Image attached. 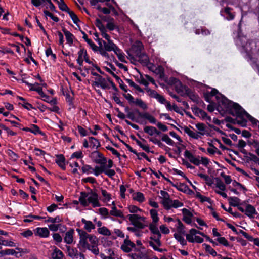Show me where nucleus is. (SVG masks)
Instances as JSON below:
<instances>
[{"label": "nucleus", "mask_w": 259, "mask_h": 259, "mask_svg": "<svg viewBox=\"0 0 259 259\" xmlns=\"http://www.w3.org/2000/svg\"><path fill=\"white\" fill-rule=\"evenodd\" d=\"M91 157L96 163L103 164L104 163H107V158L99 151L96 150L92 152Z\"/></svg>", "instance_id": "6e6552de"}, {"label": "nucleus", "mask_w": 259, "mask_h": 259, "mask_svg": "<svg viewBox=\"0 0 259 259\" xmlns=\"http://www.w3.org/2000/svg\"><path fill=\"white\" fill-rule=\"evenodd\" d=\"M130 138L136 142V144L145 151H149V147L147 145H144L141 141L138 140L134 135H131Z\"/></svg>", "instance_id": "473e14b6"}, {"label": "nucleus", "mask_w": 259, "mask_h": 259, "mask_svg": "<svg viewBox=\"0 0 259 259\" xmlns=\"http://www.w3.org/2000/svg\"><path fill=\"white\" fill-rule=\"evenodd\" d=\"M4 255H14L16 257L18 258L20 257L21 255H18V252H16L14 249H6L5 250H4Z\"/></svg>", "instance_id": "e2e57ef3"}, {"label": "nucleus", "mask_w": 259, "mask_h": 259, "mask_svg": "<svg viewBox=\"0 0 259 259\" xmlns=\"http://www.w3.org/2000/svg\"><path fill=\"white\" fill-rule=\"evenodd\" d=\"M84 48L80 47V50L78 52V58L76 61L77 63L80 66L83 65V59L82 57H83L84 55Z\"/></svg>", "instance_id": "e433bc0d"}, {"label": "nucleus", "mask_w": 259, "mask_h": 259, "mask_svg": "<svg viewBox=\"0 0 259 259\" xmlns=\"http://www.w3.org/2000/svg\"><path fill=\"white\" fill-rule=\"evenodd\" d=\"M97 231L99 234L104 236H109L111 235L110 230L105 226L99 228Z\"/></svg>", "instance_id": "37998d69"}, {"label": "nucleus", "mask_w": 259, "mask_h": 259, "mask_svg": "<svg viewBox=\"0 0 259 259\" xmlns=\"http://www.w3.org/2000/svg\"><path fill=\"white\" fill-rule=\"evenodd\" d=\"M59 8L62 11L68 13L70 10L65 3L64 0H60V3L58 4Z\"/></svg>", "instance_id": "4d7b16f0"}, {"label": "nucleus", "mask_w": 259, "mask_h": 259, "mask_svg": "<svg viewBox=\"0 0 259 259\" xmlns=\"http://www.w3.org/2000/svg\"><path fill=\"white\" fill-rule=\"evenodd\" d=\"M214 180L216 182V187L221 191H225L226 190V186L221 179L218 177H215L214 178Z\"/></svg>", "instance_id": "3c124183"}, {"label": "nucleus", "mask_w": 259, "mask_h": 259, "mask_svg": "<svg viewBox=\"0 0 259 259\" xmlns=\"http://www.w3.org/2000/svg\"><path fill=\"white\" fill-rule=\"evenodd\" d=\"M202 246H205V251L210 253L212 256H218L219 254H217V252L209 245L204 243Z\"/></svg>", "instance_id": "de8ad7c7"}, {"label": "nucleus", "mask_w": 259, "mask_h": 259, "mask_svg": "<svg viewBox=\"0 0 259 259\" xmlns=\"http://www.w3.org/2000/svg\"><path fill=\"white\" fill-rule=\"evenodd\" d=\"M22 130L25 132H31L35 135L37 134H40L42 136L45 135V133L40 130V128L37 125L33 124H31V128L24 127L22 128Z\"/></svg>", "instance_id": "4468645a"}, {"label": "nucleus", "mask_w": 259, "mask_h": 259, "mask_svg": "<svg viewBox=\"0 0 259 259\" xmlns=\"http://www.w3.org/2000/svg\"><path fill=\"white\" fill-rule=\"evenodd\" d=\"M196 197L200 199V201L201 203H203L204 202H207L210 204H212L213 201L209 197H207L201 194V193L199 192H196Z\"/></svg>", "instance_id": "c9c22d12"}, {"label": "nucleus", "mask_w": 259, "mask_h": 259, "mask_svg": "<svg viewBox=\"0 0 259 259\" xmlns=\"http://www.w3.org/2000/svg\"><path fill=\"white\" fill-rule=\"evenodd\" d=\"M89 139L91 143V146L92 148L96 146V148H98L101 146V144L99 140L95 137H89Z\"/></svg>", "instance_id": "864d4df0"}, {"label": "nucleus", "mask_w": 259, "mask_h": 259, "mask_svg": "<svg viewBox=\"0 0 259 259\" xmlns=\"http://www.w3.org/2000/svg\"><path fill=\"white\" fill-rule=\"evenodd\" d=\"M191 110L195 115L198 117L201 116L203 119H205V117L207 116V113L205 111L195 105L192 106Z\"/></svg>", "instance_id": "412c9836"}, {"label": "nucleus", "mask_w": 259, "mask_h": 259, "mask_svg": "<svg viewBox=\"0 0 259 259\" xmlns=\"http://www.w3.org/2000/svg\"><path fill=\"white\" fill-rule=\"evenodd\" d=\"M35 230V235H38L41 238H47L49 236L50 231L46 227H37Z\"/></svg>", "instance_id": "a211bd4d"}, {"label": "nucleus", "mask_w": 259, "mask_h": 259, "mask_svg": "<svg viewBox=\"0 0 259 259\" xmlns=\"http://www.w3.org/2000/svg\"><path fill=\"white\" fill-rule=\"evenodd\" d=\"M68 252V255L73 259L77 258L78 257V250L76 248H71L69 246H66Z\"/></svg>", "instance_id": "7c9ffc66"}, {"label": "nucleus", "mask_w": 259, "mask_h": 259, "mask_svg": "<svg viewBox=\"0 0 259 259\" xmlns=\"http://www.w3.org/2000/svg\"><path fill=\"white\" fill-rule=\"evenodd\" d=\"M243 16L238 25V34L237 39V44L242 47L241 52L244 53L245 58L248 61L253 60V54L254 50L257 47V44L254 41L247 40L246 37H241L239 35V31H241V22Z\"/></svg>", "instance_id": "f257e3e1"}, {"label": "nucleus", "mask_w": 259, "mask_h": 259, "mask_svg": "<svg viewBox=\"0 0 259 259\" xmlns=\"http://www.w3.org/2000/svg\"><path fill=\"white\" fill-rule=\"evenodd\" d=\"M172 200L169 198H165L162 201V204L166 210H169L172 206Z\"/></svg>", "instance_id": "4c0bfd02"}, {"label": "nucleus", "mask_w": 259, "mask_h": 259, "mask_svg": "<svg viewBox=\"0 0 259 259\" xmlns=\"http://www.w3.org/2000/svg\"><path fill=\"white\" fill-rule=\"evenodd\" d=\"M62 222V219L59 215H57L55 218L48 217V219L45 221V222H50L53 224H55L56 223H61Z\"/></svg>", "instance_id": "5fc2aeb1"}, {"label": "nucleus", "mask_w": 259, "mask_h": 259, "mask_svg": "<svg viewBox=\"0 0 259 259\" xmlns=\"http://www.w3.org/2000/svg\"><path fill=\"white\" fill-rule=\"evenodd\" d=\"M62 31H63L65 36L67 43L70 46H71L73 43V39L75 38V36L72 33L67 30L64 26H62Z\"/></svg>", "instance_id": "f3484780"}, {"label": "nucleus", "mask_w": 259, "mask_h": 259, "mask_svg": "<svg viewBox=\"0 0 259 259\" xmlns=\"http://www.w3.org/2000/svg\"><path fill=\"white\" fill-rule=\"evenodd\" d=\"M114 22V21L108 22L106 25V29H108L110 31H113L116 29H118V26L116 25Z\"/></svg>", "instance_id": "774afa93"}, {"label": "nucleus", "mask_w": 259, "mask_h": 259, "mask_svg": "<svg viewBox=\"0 0 259 259\" xmlns=\"http://www.w3.org/2000/svg\"><path fill=\"white\" fill-rule=\"evenodd\" d=\"M110 214L114 217H119L123 220L125 219V217L124 215L122 212L118 210L115 206L112 207V209L110 211Z\"/></svg>", "instance_id": "bb28decb"}, {"label": "nucleus", "mask_w": 259, "mask_h": 259, "mask_svg": "<svg viewBox=\"0 0 259 259\" xmlns=\"http://www.w3.org/2000/svg\"><path fill=\"white\" fill-rule=\"evenodd\" d=\"M56 163L63 170L66 169V164L68 162H66L65 158L64 155L62 154L56 155Z\"/></svg>", "instance_id": "ddd939ff"}, {"label": "nucleus", "mask_w": 259, "mask_h": 259, "mask_svg": "<svg viewBox=\"0 0 259 259\" xmlns=\"http://www.w3.org/2000/svg\"><path fill=\"white\" fill-rule=\"evenodd\" d=\"M233 9L232 8L226 7L224 9L220 11V14L224 17L225 19L231 21L233 20L235 18V14L231 12Z\"/></svg>", "instance_id": "9d476101"}, {"label": "nucleus", "mask_w": 259, "mask_h": 259, "mask_svg": "<svg viewBox=\"0 0 259 259\" xmlns=\"http://www.w3.org/2000/svg\"><path fill=\"white\" fill-rule=\"evenodd\" d=\"M149 229L150 230V231H151V232L155 235L156 233H157L158 232V231H159L156 224H154V223H150L149 225Z\"/></svg>", "instance_id": "69168bd1"}, {"label": "nucleus", "mask_w": 259, "mask_h": 259, "mask_svg": "<svg viewBox=\"0 0 259 259\" xmlns=\"http://www.w3.org/2000/svg\"><path fill=\"white\" fill-rule=\"evenodd\" d=\"M176 221L178 223L177 231L178 233L180 234L185 235V231L184 230V225L179 218H177Z\"/></svg>", "instance_id": "8fccbe9b"}, {"label": "nucleus", "mask_w": 259, "mask_h": 259, "mask_svg": "<svg viewBox=\"0 0 259 259\" xmlns=\"http://www.w3.org/2000/svg\"><path fill=\"white\" fill-rule=\"evenodd\" d=\"M185 88L186 89L185 96L188 97L192 101L196 104L202 103L203 105H205L203 101L200 99L198 95L196 94L194 91L189 87Z\"/></svg>", "instance_id": "0eeeda50"}, {"label": "nucleus", "mask_w": 259, "mask_h": 259, "mask_svg": "<svg viewBox=\"0 0 259 259\" xmlns=\"http://www.w3.org/2000/svg\"><path fill=\"white\" fill-rule=\"evenodd\" d=\"M182 129L184 130V132L186 133L189 137L194 139H198L200 138V136L198 134H196L192 131H191L188 127L186 126H180Z\"/></svg>", "instance_id": "cd10ccee"}, {"label": "nucleus", "mask_w": 259, "mask_h": 259, "mask_svg": "<svg viewBox=\"0 0 259 259\" xmlns=\"http://www.w3.org/2000/svg\"><path fill=\"white\" fill-rule=\"evenodd\" d=\"M103 44L104 45V49H105V51L108 52H110L112 51V50H114V48L116 45L112 40H108L107 42L105 40H103Z\"/></svg>", "instance_id": "2f4dec72"}, {"label": "nucleus", "mask_w": 259, "mask_h": 259, "mask_svg": "<svg viewBox=\"0 0 259 259\" xmlns=\"http://www.w3.org/2000/svg\"><path fill=\"white\" fill-rule=\"evenodd\" d=\"M258 213L256 211L255 208L251 204H247L246 206L245 214L250 218H253V215L257 214Z\"/></svg>", "instance_id": "5701e85b"}, {"label": "nucleus", "mask_w": 259, "mask_h": 259, "mask_svg": "<svg viewBox=\"0 0 259 259\" xmlns=\"http://www.w3.org/2000/svg\"><path fill=\"white\" fill-rule=\"evenodd\" d=\"M97 81H93L92 86H96L101 87L103 90L110 89V87L107 83L106 80L101 75L99 76L98 78L95 79Z\"/></svg>", "instance_id": "9b49d317"}, {"label": "nucleus", "mask_w": 259, "mask_h": 259, "mask_svg": "<svg viewBox=\"0 0 259 259\" xmlns=\"http://www.w3.org/2000/svg\"><path fill=\"white\" fill-rule=\"evenodd\" d=\"M228 200L230 206L236 207L240 205L239 202L240 201V199L238 197H229V198H228Z\"/></svg>", "instance_id": "f704fd0d"}, {"label": "nucleus", "mask_w": 259, "mask_h": 259, "mask_svg": "<svg viewBox=\"0 0 259 259\" xmlns=\"http://www.w3.org/2000/svg\"><path fill=\"white\" fill-rule=\"evenodd\" d=\"M115 79L119 84L120 88L124 92L126 93L128 91L127 85L124 84L122 80L117 75L114 76Z\"/></svg>", "instance_id": "a18cd8bd"}, {"label": "nucleus", "mask_w": 259, "mask_h": 259, "mask_svg": "<svg viewBox=\"0 0 259 259\" xmlns=\"http://www.w3.org/2000/svg\"><path fill=\"white\" fill-rule=\"evenodd\" d=\"M65 96L66 102L68 103V105L69 106L68 110H71V108H75V106L73 103L74 98L71 97L68 93H66Z\"/></svg>", "instance_id": "ea45409f"}, {"label": "nucleus", "mask_w": 259, "mask_h": 259, "mask_svg": "<svg viewBox=\"0 0 259 259\" xmlns=\"http://www.w3.org/2000/svg\"><path fill=\"white\" fill-rule=\"evenodd\" d=\"M138 58V61L142 64L143 66H147L149 64H151L153 66V64L150 63L149 62V59L148 55L145 53H141L138 55H136Z\"/></svg>", "instance_id": "2eb2a0df"}, {"label": "nucleus", "mask_w": 259, "mask_h": 259, "mask_svg": "<svg viewBox=\"0 0 259 259\" xmlns=\"http://www.w3.org/2000/svg\"><path fill=\"white\" fill-rule=\"evenodd\" d=\"M134 194L135 195V196L133 197L134 200H136L140 203H142L145 200L144 195L142 193L138 192L134 193Z\"/></svg>", "instance_id": "49530a36"}, {"label": "nucleus", "mask_w": 259, "mask_h": 259, "mask_svg": "<svg viewBox=\"0 0 259 259\" xmlns=\"http://www.w3.org/2000/svg\"><path fill=\"white\" fill-rule=\"evenodd\" d=\"M99 214L103 217L104 219H106L108 217L109 211L108 209L105 207H101L99 209Z\"/></svg>", "instance_id": "338daca9"}, {"label": "nucleus", "mask_w": 259, "mask_h": 259, "mask_svg": "<svg viewBox=\"0 0 259 259\" xmlns=\"http://www.w3.org/2000/svg\"><path fill=\"white\" fill-rule=\"evenodd\" d=\"M209 94L212 97L215 96V98L218 101V103H221L220 100L222 98V94L220 93L218 90L215 88H212L211 92H209Z\"/></svg>", "instance_id": "79ce46f5"}, {"label": "nucleus", "mask_w": 259, "mask_h": 259, "mask_svg": "<svg viewBox=\"0 0 259 259\" xmlns=\"http://www.w3.org/2000/svg\"><path fill=\"white\" fill-rule=\"evenodd\" d=\"M17 98L18 99L22 101L23 102V103L22 104V106L25 109H26L28 110H30L31 109H36V108L35 107H33L32 104L27 102L26 101V99H25L24 98L19 96H17Z\"/></svg>", "instance_id": "c85d7f7f"}, {"label": "nucleus", "mask_w": 259, "mask_h": 259, "mask_svg": "<svg viewBox=\"0 0 259 259\" xmlns=\"http://www.w3.org/2000/svg\"><path fill=\"white\" fill-rule=\"evenodd\" d=\"M196 127L199 131L198 133L201 135H206L207 136H210L209 133L207 132L206 130V125L203 123L199 122L196 124Z\"/></svg>", "instance_id": "a878e982"}, {"label": "nucleus", "mask_w": 259, "mask_h": 259, "mask_svg": "<svg viewBox=\"0 0 259 259\" xmlns=\"http://www.w3.org/2000/svg\"><path fill=\"white\" fill-rule=\"evenodd\" d=\"M124 111L127 113V118L139 124H142V123L139 120V118L147 119L152 124L156 123V118L148 112H141L137 108L134 109V112H131L128 106L125 107Z\"/></svg>", "instance_id": "7ed1b4c3"}, {"label": "nucleus", "mask_w": 259, "mask_h": 259, "mask_svg": "<svg viewBox=\"0 0 259 259\" xmlns=\"http://www.w3.org/2000/svg\"><path fill=\"white\" fill-rule=\"evenodd\" d=\"M0 241L3 245L10 247H15L16 243L11 241L3 239L2 237L0 236Z\"/></svg>", "instance_id": "bf43d9fd"}, {"label": "nucleus", "mask_w": 259, "mask_h": 259, "mask_svg": "<svg viewBox=\"0 0 259 259\" xmlns=\"http://www.w3.org/2000/svg\"><path fill=\"white\" fill-rule=\"evenodd\" d=\"M144 49V46L141 41H136L135 44L132 45L131 47L132 51L136 55L142 53Z\"/></svg>", "instance_id": "6ab92c4d"}, {"label": "nucleus", "mask_w": 259, "mask_h": 259, "mask_svg": "<svg viewBox=\"0 0 259 259\" xmlns=\"http://www.w3.org/2000/svg\"><path fill=\"white\" fill-rule=\"evenodd\" d=\"M221 96L222 98L220 100L221 105L229 114L236 117L245 116L247 112L238 103L229 100L223 95Z\"/></svg>", "instance_id": "f03ea898"}, {"label": "nucleus", "mask_w": 259, "mask_h": 259, "mask_svg": "<svg viewBox=\"0 0 259 259\" xmlns=\"http://www.w3.org/2000/svg\"><path fill=\"white\" fill-rule=\"evenodd\" d=\"M74 233V230L73 229L70 228L69 231H68L65 233V236L64 238V241L67 244H71L73 240V234Z\"/></svg>", "instance_id": "4be33fe9"}, {"label": "nucleus", "mask_w": 259, "mask_h": 259, "mask_svg": "<svg viewBox=\"0 0 259 259\" xmlns=\"http://www.w3.org/2000/svg\"><path fill=\"white\" fill-rule=\"evenodd\" d=\"M0 128L4 130L8 134V135L10 136H15L17 135V133L15 132H13L11 130H10L8 127L6 126L4 124L2 123H0Z\"/></svg>", "instance_id": "0e129e2a"}, {"label": "nucleus", "mask_w": 259, "mask_h": 259, "mask_svg": "<svg viewBox=\"0 0 259 259\" xmlns=\"http://www.w3.org/2000/svg\"><path fill=\"white\" fill-rule=\"evenodd\" d=\"M43 12L44 13V15L46 17H49L51 18V19H52L55 22H58L59 21V19L58 17L54 16L53 14H52L51 12H50L49 11L47 10H44L43 11Z\"/></svg>", "instance_id": "680f3d73"}, {"label": "nucleus", "mask_w": 259, "mask_h": 259, "mask_svg": "<svg viewBox=\"0 0 259 259\" xmlns=\"http://www.w3.org/2000/svg\"><path fill=\"white\" fill-rule=\"evenodd\" d=\"M90 195V192H86L82 191L80 192V196L79 197V201L80 204L84 207L88 206V203L87 202V197Z\"/></svg>", "instance_id": "393cba45"}, {"label": "nucleus", "mask_w": 259, "mask_h": 259, "mask_svg": "<svg viewBox=\"0 0 259 259\" xmlns=\"http://www.w3.org/2000/svg\"><path fill=\"white\" fill-rule=\"evenodd\" d=\"M198 176L200 178L203 179L206 181V184L208 186H211L213 183V180L207 175L202 173H198Z\"/></svg>", "instance_id": "c03bdc74"}, {"label": "nucleus", "mask_w": 259, "mask_h": 259, "mask_svg": "<svg viewBox=\"0 0 259 259\" xmlns=\"http://www.w3.org/2000/svg\"><path fill=\"white\" fill-rule=\"evenodd\" d=\"M174 236L175 238L178 242H179L182 245L184 246V245H187L186 241L185 240L184 238L180 235V234H179L176 233L174 234Z\"/></svg>", "instance_id": "6e6d98bb"}, {"label": "nucleus", "mask_w": 259, "mask_h": 259, "mask_svg": "<svg viewBox=\"0 0 259 259\" xmlns=\"http://www.w3.org/2000/svg\"><path fill=\"white\" fill-rule=\"evenodd\" d=\"M173 79L176 81L175 82H178V84L176 86V91L182 97H185L186 95V88L188 87L187 85L183 84L182 82L176 78H173Z\"/></svg>", "instance_id": "f8f14e48"}, {"label": "nucleus", "mask_w": 259, "mask_h": 259, "mask_svg": "<svg viewBox=\"0 0 259 259\" xmlns=\"http://www.w3.org/2000/svg\"><path fill=\"white\" fill-rule=\"evenodd\" d=\"M123 96L128 101L130 104H134L144 110H146L148 109V106L147 104L144 102L141 99L137 98L135 100L134 98L129 93L126 94H123Z\"/></svg>", "instance_id": "39448f33"}, {"label": "nucleus", "mask_w": 259, "mask_h": 259, "mask_svg": "<svg viewBox=\"0 0 259 259\" xmlns=\"http://www.w3.org/2000/svg\"><path fill=\"white\" fill-rule=\"evenodd\" d=\"M76 231L79 236V241L77 245V248L82 252H85L86 249H90V244L88 242L90 234L85 231L77 228Z\"/></svg>", "instance_id": "20e7f679"}, {"label": "nucleus", "mask_w": 259, "mask_h": 259, "mask_svg": "<svg viewBox=\"0 0 259 259\" xmlns=\"http://www.w3.org/2000/svg\"><path fill=\"white\" fill-rule=\"evenodd\" d=\"M67 13L69 14V16L72 20L73 23L77 26V23L80 21L77 16L74 13V12L71 10H70Z\"/></svg>", "instance_id": "13d9d810"}, {"label": "nucleus", "mask_w": 259, "mask_h": 259, "mask_svg": "<svg viewBox=\"0 0 259 259\" xmlns=\"http://www.w3.org/2000/svg\"><path fill=\"white\" fill-rule=\"evenodd\" d=\"M81 222L84 224V229L87 232H91L92 230L95 229V225L91 221H87L85 219H81Z\"/></svg>", "instance_id": "b1692460"}, {"label": "nucleus", "mask_w": 259, "mask_h": 259, "mask_svg": "<svg viewBox=\"0 0 259 259\" xmlns=\"http://www.w3.org/2000/svg\"><path fill=\"white\" fill-rule=\"evenodd\" d=\"M89 240L91 244H90V249L88 250L95 255H98L99 254V249L98 247L99 243V238L95 235L90 234Z\"/></svg>", "instance_id": "423d86ee"}, {"label": "nucleus", "mask_w": 259, "mask_h": 259, "mask_svg": "<svg viewBox=\"0 0 259 259\" xmlns=\"http://www.w3.org/2000/svg\"><path fill=\"white\" fill-rule=\"evenodd\" d=\"M53 252L51 254V257L52 259H62L64 254L63 253L58 249L56 247H54Z\"/></svg>", "instance_id": "c756f323"}, {"label": "nucleus", "mask_w": 259, "mask_h": 259, "mask_svg": "<svg viewBox=\"0 0 259 259\" xmlns=\"http://www.w3.org/2000/svg\"><path fill=\"white\" fill-rule=\"evenodd\" d=\"M246 159V162L249 163L250 161H253L255 163H259V158L253 153H250L249 156H244Z\"/></svg>", "instance_id": "a19ab883"}, {"label": "nucleus", "mask_w": 259, "mask_h": 259, "mask_svg": "<svg viewBox=\"0 0 259 259\" xmlns=\"http://www.w3.org/2000/svg\"><path fill=\"white\" fill-rule=\"evenodd\" d=\"M90 196L88 197L87 202L89 203L92 204L94 201L98 199V195L96 192V190H91L90 192Z\"/></svg>", "instance_id": "72a5a7b5"}, {"label": "nucleus", "mask_w": 259, "mask_h": 259, "mask_svg": "<svg viewBox=\"0 0 259 259\" xmlns=\"http://www.w3.org/2000/svg\"><path fill=\"white\" fill-rule=\"evenodd\" d=\"M125 80L129 84V85L133 87L140 93H143V90L138 85L136 84L132 79L125 78Z\"/></svg>", "instance_id": "58836bf2"}, {"label": "nucleus", "mask_w": 259, "mask_h": 259, "mask_svg": "<svg viewBox=\"0 0 259 259\" xmlns=\"http://www.w3.org/2000/svg\"><path fill=\"white\" fill-rule=\"evenodd\" d=\"M95 24L96 27H98V28L100 31L101 33V35L103 38L106 39L107 40V41H108V40H111L110 39V36H109V35H108L106 33V29L104 25L102 24V21L100 19L97 18L96 19Z\"/></svg>", "instance_id": "1a4fd4ad"}, {"label": "nucleus", "mask_w": 259, "mask_h": 259, "mask_svg": "<svg viewBox=\"0 0 259 259\" xmlns=\"http://www.w3.org/2000/svg\"><path fill=\"white\" fill-rule=\"evenodd\" d=\"M184 156L186 158H188L189 161L194 165L198 166L200 164V160L195 157L191 152L188 150H186L184 153Z\"/></svg>", "instance_id": "dca6fc26"}, {"label": "nucleus", "mask_w": 259, "mask_h": 259, "mask_svg": "<svg viewBox=\"0 0 259 259\" xmlns=\"http://www.w3.org/2000/svg\"><path fill=\"white\" fill-rule=\"evenodd\" d=\"M161 140L165 142L167 144L173 146L175 144L174 141L171 140L167 134H163L161 138Z\"/></svg>", "instance_id": "052dcab7"}, {"label": "nucleus", "mask_w": 259, "mask_h": 259, "mask_svg": "<svg viewBox=\"0 0 259 259\" xmlns=\"http://www.w3.org/2000/svg\"><path fill=\"white\" fill-rule=\"evenodd\" d=\"M219 104L215 107L214 105L215 103L214 102L210 103V104L207 106V110L210 112H212L215 109H216L221 115H223L225 113L226 111L220 105L221 103Z\"/></svg>", "instance_id": "aec40b11"}, {"label": "nucleus", "mask_w": 259, "mask_h": 259, "mask_svg": "<svg viewBox=\"0 0 259 259\" xmlns=\"http://www.w3.org/2000/svg\"><path fill=\"white\" fill-rule=\"evenodd\" d=\"M150 214L152 219L153 223L156 224L159 221L157 211L155 209H152L150 210Z\"/></svg>", "instance_id": "09e8293b"}, {"label": "nucleus", "mask_w": 259, "mask_h": 259, "mask_svg": "<svg viewBox=\"0 0 259 259\" xmlns=\"http://www.w3.org/2000/svg\"><path fill=\"white\" fill-rule=\"evenodd\" d=\"M6 153L9 156L10 158L14 161H16L19 157V155L17 153H15L11 149H8L6 151Z\"/></svg>", "instance_id": "603ef678"}]
</instances>
